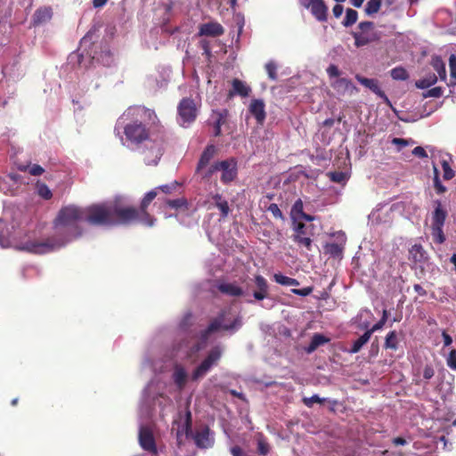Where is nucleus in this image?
Returning <instances> with one entry per match:
<instances>
[{"label": "nucleus", "mask_w": 456, "mask_h": 456, "mask_svg": "<svg viewBox=\"0 0 456 456\" xmlns=\"http://www.w3.org/2000/svg\"><path fill=\"white\" fill-rule=\"evenodd\" d=\"M155 118L153 110L142 106L130 107L124 112L118 123H121V120H129L123 126L126 140L129 143L128 147L134 150L150 138L146 123L153 122Z\"/></svg>", "instance_id": "nucleus-3"}, {"label": "nucleus", "mask_w": 456, "mask_h": 456, "mask_svg": "<svg viewBox=\"0 0 456 456\" xmlns=\"http://www.w3.org/2000/svg\"><path fill=\"white\" fill-rule=\"evenodd\" d=\"M227 110H224L222 111L215 112V115L216 116V119L215 121L214 126H218L221 127V126L225 122L226 117H227Z\"/></svg>", "instance_id": "nucleus-51"}, {"label": "nucleus", "mask_w": 456, "mask_h": 456, "mask_svg": "<svg viewBox=\"0 0 456 456\" xmlns=\"http://www.w3.org/2000/svg\"><path fill=\"white\" fill-rule=\"evenodd\" d=\"M392 143L398 146L399 151L408 145V142L402 138H394Z\"/></svg>", "instance_id": "nucleus-62"}, {"label": "nucleus", "mask_w": 456, "mask_h": 456, "mask_svg": "<svg viewBox=\"0 0 456 456\" xmlns=\"http://www.w3.org/2000/svg\"><path fill=\"white\" fill-rule=\"evenodd\" d=\"M219 171V162H216L209 167L207 166L202 172H198L203 179H208L214 173Z\"/></svg>", "instance_id": "nucleus-42"}, {"label": "nucleus", "mask_w": 456, "mask_h": 456, "mask_svg": "<svg viewBox=\"0 0 456 456\" xmlns=\"http://www.w3.org/2000/svg\"><path fill=\"white\" fill-rule=\"evenodd\" d=\"M303 201L301 200H297L291 208V216L294 219V222L297 223V219L305 213Z\"/></svg>", "instance_id": "nucleus-34"}, {"label": "nucleus", "mask_w": 456, "mask_h": 456, "mask_svg": "<svg viewBox=\"0 0 456 456\" xmlns=\"http://www.w3.org/2000/svg\"><path fill=\"white\" fill-rule=\"evenodd\" d=\"M224 32V30L221 24L217 22H208L200 27L199 34L200 36L218 37L223 35Z\"/></svg>", "instance_id": "nucleus-19"}, {"label": "nucleus", "mask_w": 456, "mask_h": 456, "mask_svg": "<svg viewBox=\"0 0 456 456\" xmlns=\"http://www.w3.org/2000/svg\"><path fill=\"white\" fill-rule=\"evenodd\" d=\"M391 77L395 80H406L409 77V75L404 68L396 67L391 70Z\"/></svg>", "instance_id": "nucleus-37"}, {"label": "nucleus", "mask_w": 456, "mask_h": 456, "mask_svg": "<svg viewBox=\"0 0 456 456\" xmlns=\"http://www.w3.org/2000/svg\"><path fill=\"white\" fill-rule=\"evenodd\" d=\"M91 208L92 206L86 208V211L75 206L63 208L55 220V228L60 232L67 231L74 233L75 237L79 236L81 232L78 229V223L86 219L89 224H92L88 220L89 208Z\"/></svg>", "instance_id": "nucleus-4"}, {"label": "nucleus", "mask_w": 456, "mask_h": 456, "mask_svg": "<svg viewBox=\"0 0 456 456\" xmlns=\"http://www.w3.org/2000/svg\"><path fill=\"white\" fill-rule=\"evenodd\" d=\"M177 187V183L175 182V183H172L170 184H165V185H161L158 188H156V191L158 190H160L161 191H163L164 193L166 194H169L172 192L173 190H175V188Z\"/></svg>", "instance_id": "nucleus-57"}, {"label": "nucleus", "mask_w": 456, "mask_h": 456, "mask_svg": "<svg viewBox=\"0 0 456 456\" xmlns=\"http://www.w3.org/2000/svg\"><path fill=\"white\" fill-rule=\"evenodd\" d=\"M158 387V383L154 380H151L146 388L143 390V403L141 406V415H145L146 417H150V406L148 405L149 402L151 400L157 401L159 407H161V410L163 411L166 407H172V401L163 396L161 394H159L158 396H155L153 394V391Z\"/></svg>", "instance_id": "nucleus-7"}, {"label": "nucleus", "mask_w": 456, "mask_h": 456, "mask_svg": "<svg viewBox=\"0 0 456 456\" xmlns=\"http://www.w3.org/2000/svg\"><path fill=\"white\" fill-rule=\"evenodd\" d=\"M435 69L437 71L441 80H444L446 77V70L444 63L437 61L434 64Z\"/></svg>", "instance_id": "nucleus-55"}, {"label": "nucleus", "mask_w": 456, "mask_h": 456, "mask_svg": "<svg viewBox=\"0 0 456 456\" xmlns=\"http://www.w3.org/2000/svg\"><path fill=\"white\" fill-rule=\"evenodd\" d=\"M194 441L198 447L208 448L213 444L214 440L209 434L208 428H204L195 435Z\"/></svg>", "instance_id": "nucleus-21"}, {"label": "nucleus", "mask_w": 456, "mask_h": 456, "mask_svg": "<svg viewBox=\"0 0 456 456\" xmlns=\"http://www.w3.org/2000/svg\"><path fill=\"white\" fill-rule=\"evenodd\" d=\"M52 18V9L50 7H43L37 9L33 15V24L40 25L50 20Z\"/></svg>", "instance_id": "nucleus-24"}, {"label": "nucleus", "mask_w": 456, "mask_h": 456, "mask_svg": "<svg viewBox=\"0 0 456 456\" xmlns=\"http://www.w3.org/2000/svg\"><path fill=\"white\" fill-rule=\"evenodd\" d=\"M437 81V77L435 74H428L427 77L419 79L416 82V86L420 89L428 88L435 85Z\"/></svg>", "instance_id": "nucleus-33"}, {"label": "nucleus", "mask_w": 456, "mask_h": 456, "mask_svg": "<svg viewBox=\"0 0 456 456\" xmlns=\"http://www.w3.org/2000/svg\"><path fill=\"white\" fill-rule=\"evenodd\" d=\"M157 194L155 189L146 193L142 200L140 210L130 207H123L118 200L96 204V206L89 208L88 220L94 225L111 226L128 224L138 221L147 226H152L155 219L147 213L146 208Z\"/></svg>", "instance_id": "nucleus-1"}, {"label": "nucleus", "mask_w": 456, "mask_h": 456, "mask_svg": "<svg viewBox=\"0 0 456 456\" xmlns=\"http://www.w3.org/2000/svg\"><path fill=\"white\" fill-rule=\"evenodd\" d=\"M409 258L415 263H421L426 260L427 253L421 245L415 244L409 251Z\"/></svg>", "instance_id": "nucleus-27"}, {"label": "nucleus", "mask_w": 456, "mask_h": 456, "mask_svg": "<svg viewBox=\"0 0 456 456\" xmlns=\"http://www.w3.org/2000/svg\"><path fill=\"white\" fill-rule=\"evenodd\" d=\"M329 339L325 338L323 335L318 333L314 334L312 338L311 343L308 346L307 352H314V350H316L318 346L327 343Z\"/></svg>", "instance_id": "nucleus-31"}, {"label": "nucleus", "mask_w": 456, "mask_h": 456, "mask_svg": "<svg viewBox=\"0 0 456 456\" xmlns=\"http://www.w3.org/2000/svg\"><path fill=\"white\" fill-rule=\"evenodd\" d=\"M356 80L362 85L363 86L371 90L374 94H376L379 98L383 99L387 103H389V100L386 94L379 88L378 80L373 78H366L360 75H356Z\"/></svg>", "instance_id": "nucleus-16"}, {"label": "nucleus", "mask_w": 456, "mask_h": 456, "mask_svg": "<svg viewBox=\"0 0 456 456\" xmlns=\"http://www.w3.org/2000/svg\"><path fill=\"white\" fill-rule=\"evenodd\" d=\"M325 251L333 256H339L342 254L343 248L337 243H327L325 245Z\"/></svg>", "instance_id": "nucleus-41"}, {"label": "nucleus", "mask_w": 456, "mask_h": 456, "mask_svg": "<svg viewBox=\"0 0 456 456\" xmlns=\"http://www.w3.org/2000/svg\"><path fill=\"white\" fill-rule=\"evenodd\" d=\"M231 453L232 456H247L240 446H233L231 448Z\"/></svg>", "instance_id": "nucleus-64"}, {"label": "nucleus", "mask_w": 456, "mask_h": 456, "mask_svg": "<svg viewBox=\"0 0 456 456\" xmlns=\"http://www.w3.org/2000/svg\"><path fill=\"white\" fill-rule=\"evenodd\" d=\"M434 185L437 191V193H444L446 191V188L441 183L439 178L437 176L434 179Z\"/></svg>", "instance_id": "nucleus-61"}, {"label": "nucleus", "mask_w": 456, "mask_h": 456, "mask_svg": "<svg viewBox=\"0 0 456 456\" xmlns=\"http://www.w3.org/2000/svg\"><path fill=\"white\" fill-rule=\"evenodd\" d=\"M254 281L256 287V290L253 293L254 298L259 301L267 298L269 296V285L266 279L262 275H256Z\"/></svg>", "instance_id": "nucleus-17"}, {"label": "nucleus", "mask_w": 456, "mask_h": 456, "mask_svg": "<svg viewBox=\"0 0 456 456\" xmlns=\"http://www.w3.org/2000/svg\"><path fill=\"white\" fill-rule=\"evenodd\" d=\"M357 18L358 13L355 10L347 9L346 12V17L342 23L345 27H350L356 22Z\"/></svg>", "instance_id": "nucleus-35"}, {"label": "nucleus", "mask_w": 456, "mask_h": 456, "mask_svg": "<svg viewBox=\"0 0 456 456\" xmlns=\"http://www.w3.org/2000/svg\"><path fill=\"white\" fill-rule=\"evenodd\" d=\"M37 191H38V194L45 199V200H49L51 199L52 197V191L51 190L48 188L47 185H45V183H39L37 184Z\"/></svg>", "instance_id": "nucleus-46"}, {"label": "nucleus", "mask_w": 456, "mask_h": 456, "mask_svg": "<svg viewBox=\"0 0 456 456\" xmlns=\"http://www.w3.org/2000/svg\"><path fill=\"white\" fill-rule=\"evenodd\" d=\"M397 345L398 341L396 332L395 330L390 331L386 337L385 347L395 350L397 349Z\"/></svg>", "instance_id": "nucleus-36"}, {"label": "nucleus", "mask_w": 456, "mask_h": 456, "mask_svg": "<svg viewBox=\"0 0 456 456\" xmlns=\"http://www.w3.org/2000/svg\"><path fill=\"white\" fill-rule=\"evenodd\" d=\"M443 227L444 226H431V234H432V237H433V240H435V242L436 243H443L444 240H445V237H444V232H443Z\"/></svg>", "instance_id": "nucleus-40"}, {"label": "nucleus", "mask_w": 456, "mask_h": 456, "mask_svg": "<svg viewBox=\"0 0 456 456\" xmlns=\"http://www.w3.org/2000/svg\"><path fill=\"white\" fill-rule=\"evenodd\" d=\"M134 150L141 154L146 165H157L163 154V142L150 137Z\"/></svg>", "instance_id": "nucleus-5"}, {"label": "nucleus", "mask_w": 456, "mask_h": 456, "mask_svg": "<svg viewBox=\"0 0 456 456\" xmlns=\"http://www.w3.org/2000/svg\"><path fill=\"white\" fill-rule=\"evenodd\" d=\"M267 209L275 218H283L282 213L277 204L272 203Z\"/></svg>", "instance_id": "nucleus-53"}, {"label": "nucleus", "mask_w": 456, "mask_h": 456, "mask_svg": "<svg viewBox=\"0 0 456 456\" xmlns=\"http://www.w3.org/2000/svg\"><path fill=\"white\" fill-rule=\"evenodd\" d=\"M446 363H447L448 367H450L452 370H456V350L455 349L451 350V352L449 353L447 359H446Z\"/></svg>", "instance_id": "nucleus-52"}, {"label": "nucleus", "mask_w": 456, "mask_h": 456, "mask_svg": "<svg viewBox=\"0 0 456 456\" xmlns=\"http://www.w3.org/2000/svg\"><path fill=\"white\" fill-rule=\"evenodd\" d=\"M327 73L330 76V77L338 78L339 69L336 65L331 64L328 67Z\"/></svg>", "instance_id": "nucleus-58"}, {"label": "nucleus", "mask_w": 456, "mask_h": 456, "mask_svg": "<svg viewBox=\"0 0 456 456\" xmlns=\"http://www.w3.org/2000/svg\"><path fill=\"white\" fill-rule=\"evenodd\" d=\"M250 92L251 88L246 83L235 78L232 81V90L230 92L229 95L232 96L238 94L241 97H246L248 96Z\"/></svg>", "instance_id": "nucleus-23"}, {"label": "nucleus", "mask_w": 456, "mask_h": 456, "mask_svg": "<svg viewBox=\"0 0 456 456\" xmlns=\"http://www.w3.org/2000/svg\"><path fill=\"white\" fill-rule=\"evenodd\" d=\"M329 176L330 177V180L332 182L338 183H345L348 176L346 173L338 171V172H330L329 174Z\"/></svg>", "instance_id": "nucleus-44"}, {"label": "nucleus", "mask_w": 456, "mask_h": 456, "mask_svg": "<svg viewBox=\"0 0 456 456\" xmlns=\"http://www.w3.org/2000/svg\"><path fill=\"white\" fill-rule=\"evenodd\" d=\"M19 169L21 171L28 170V173L34 176L41 175L45 172V169L37 164H33L31 166H20Z\"/></svg>", "instance_id": "nucleus-39"}, {"label": "nucleus", "mask_w": 456, "mask_h": 456, "mask_svg": "<svg viewBox=\"0 0 456 456\" xmlns=\"http://www.w3.org/2000/svg\"><path fill=\"white\" fill-rule=\"evenodd\" d=\"M190 430H191V412L187 411L185 414V417L183 420L182 428H180V427H178V428L176 430L177 439H179V440L182 439L183 436H187Z\"/></svg>", "instance_id": "nucleus-30"}, {"label": "nucleus", "mask_w": 456, "mask_h": 456, "mask_svg": "<svg viewBox=\"0 0 456 456\" xmlns=\"http://www.w3.org/2000/svg\"><path fill=\"white\" fill-rule=\"evenodd\" d=\"M138 439L140 446L149 456H159L155 437L150 426L140 425Z\"/></svg>", "instance_id": "nucleus-11"}, {"label": "nucleus", "mask_w": 456, "mask_h": 456, "mask_svg": "<svg viewBox=\"0 0 456 456\" xmlns=\"http://www.w3.org/2000/svg\"><path fill=\"white\" fill-rule=\"evenodd\" d=\"M274 281L283 286H298L299 282L294 278L285 276L281 273H275L273 275Z\"/></svg>", "instance_id": "nucleus-32"}, {"label": "nucleus", "mask_w": 456, "mask_h": 456, "mask_svg": "<svg viewBox=\"0 0 456 456\" xmlns=\"http://www.w3.org/2000/svg\"><path fill=\"white\" fill-rule=\"evenodd\" d=\"M387 320V310H384L383 314H382V317L379 320V322H378L376 324H374L372 326L371 329H370L371 333L380 330L384 326V324L386 323Z\"/></svg>", "instance_id": "nucleus-49"}, {"label": "nucleus", "mask_w": 456, "mask_h": 456, "mask_svg": "<svg viewBox=\"0 0 456 456\" xmlns=\"http://www.w3.org/2000/svg\"><path fill=\"white\" fill-rule=\"evenodd\" d=\"M412 154L420 159H424V158L428 157V154H427L425 149L420 146L415 147L412 151Z\"/></svg>", "instance_id": "nucleus-60"}, {"label": "nucleus", "mask_w": 456, "mask_h": 456, "mask_svg": "<svg viewBox=\"0 0 456 456\" xmlns=\"http://www.w3.org/2000/svg\"><path fill=\"white\" fill-rule=\"evenodd\" d=\"M178 122L182 126H190L197 117V106L191 98H183L178 107Z\"/></svg>", "instance_id": "nucleus-10"}, {"label": "nucleus", "mask_w": 456, "mask_h": 456, "mask_svg": "<svg viewBox=\"0 0 456 456\" xmlns=\"http://www.w3.org/2000/svg\"><path fill=\"white\" fill-rule=\"evenodd\" d=\"M216 154V147L214 145H208L202 152L200 161L197 166V172H202L204 168L209 165L210 160Z\"/></svg>", "instance_id": "nucleus-20"}, {"label": "nucleus", "mask_w": 456, "mask_h": 456, "mask_svg": "<svg viewBox=\"0 0 456 456\" xmlns=\"http://www.w3.org/2000/svg\"><path fill=\"white\" fill-rule=\"evenodd\" d=\"M450 73L452 79L456 81V55L452 54L449 58Z\"/></svg>", "instance_id": "nucleus-54"}, {"label": "nucleus", "mask_w": 456, "mask_h": 456, "mask_svg": "<svg viewBox=\"0 0 456 456\" xmlns=\"http://www.w3.org/2000/svg\"><path fill=\"white\" fill-rule=\"evenodd\" d=\"M223 354L220 346H215L208 353V356L200 362V364L193 370L191 379L197 381L203 379L209 370L217 364Z\"/></svg>", "instance_id": "nucleus-9"}, {"label": "nucleus", "mask_w": 456, "mask_h": 456, "mask_svg": "<svg viewBox=\"0 0 456 456\" xmlns=\"http://www.w3.org/2000/svg\"><path fill=\"white\" fill-rule=\"evenodd\" d=\"M326 401V398H321L318 395H314L311 397H304L303 403L305 406L311 408L313 407L314 403H322Z\"/></svg>", "instance_id": "nucleus-45"}, {"label": "nucleus", "mask_w": 456, "mask_h": 456, "mask_svg": "<svg viewBox=\"0 0 456 456\" xmlns=\"http://www.w3.org/2000/svg\"><path fill=\"white\" fill-rule=\"evenodd\" d=\"M331 86L339 94H346L348 91L354 90L355 87L352 82L345 77L336 78L332 83Z\"/></svg>", "instance_id": "nucleus-25"}, {"label": "nucleus", "mask_w": 456, "mask_h": 456, "mask_svg": "<svg viewBox=\"0 0 456 456\" xmlns=\"http://www.w3.org/2000/svg\"><path fill=\"white\" fill-rule=\"evenodd\" d=\"M373 28V22L362 21L359 23L360 32L354 33V44L357 47L366 45L370 42H374L379 38V34L376 31L367 33V29Z\"/></svg>", "instance_id": "nucleus-12"}, {"label": "nucleus", "mask_w": 456, "mask_h": 456, "mask_svg": "<svg viewBox=\"0 0 456 456\" xmlns=\"http://www.w3.org/2000/svg\"><path fill=\"white\" fill-rule=\"evenodd\" d=\"M381 6V0H369L365 6V12L368 15L375 14L379 12Z\"/></svg>", "instance_id": "nucleus-38"}, {"label": "nucleus", "mask_w": 456, "mask_h": 456, "mask_svg": "<svg viewBox=\"0 0 456 456\" xmlns=\"http://www.w3.org/2000/svg\"><path fill=\"white\" fill-rule=\"evenodd\" d=\"M187 378L188 375L185 369L180 365H176L173 372V379L175 384L180 390L184 387L187 381Z\"/></svg>", "instance_id": "nucleus-26"}, {"label": "nucleus", "mask_w": 456, "mask_h": 456, "mask_svg": "<svg viewBox=\"0 0 456 456\" xmlns=\"http://www.w3.org/2000/svg\"><path fill=\"white\" fill-rule=\"evenodd\" d=\"M219 171L222 172L221 181L224 183L232 182L237 175V164L233 159L219 162Z\"/></svg>", "instance_id": "nucleus-13"}, {"label": "nucleus", "mask_w": 456, "mask_h": 456, "mask_svg": "<svg viewBox=\"0 0 456 456\" xmlns=\"http://www.w3.org/2000/svg\"><path fill=\"white\" fill-rule=\"evenodd\" d=\"M372 333L370 330L364 332L358 339H356L352 346V348L349 350L351 354L358 353L362 347L370 340Z\"/></svg>", "instance_id": "nucleus-29"}, {"label": "nucleus", "mask_w": 456, "mask_h": 456, "mask_svg": "<svg viewBox=\"0 0 456 456\" xmlns=\"http://www.w3.org/2000/svg\"><path fill=\"white\" fill-rule=\"evenodd\" d=\"M228 315V312H222L210 322L208 328L201 333L200 337H197L191 332L185 335L175 348L176 354L181 358H191L205 347L209 334L220 330L232 332L237 330L241 326V320L240 318L232 320V318L227 317Z\"/></svg>", "instance_id": "nucleus-2"}, {"label": "nucleus", "mask_w": 456, "mask_h": 456, "mask_svg": "<svg viewBox=\"0 0 456 456\" xmlns=\"http://www.w3.org/2000/svg\"><path fill=\"white\" fill-rule=\"evenodd\" d=\"M69 240H59L54 238L45 240H28L19 246V248L33 254H46L61 248Z\"/></svg>", "instance_id": "nucleus-6"}, {"label": "nucleus", "mask_w": 456, "mask_h": 456, "mask_svg": "<svg viewBox=\"0 0 456 456\" xmlns=\"http://www.w3.org/2000/svg\"><path fill=\"white\" fill-rule=\"evenodd\" d=\"M314 225L305 224L301 222H294L292 240L299 247H305L308 251L312 250L313 237L314 236Z\"/></svg>", "instance_id": "nucleus-8"}, {"label": "nucleus", "mask_w": 456, "mask_h": 456, "mask_svg": "<svg viewBox=\"0 0 456 456\" xmlns=\"http://www.w3.org/2000/svg\"><path fill=\"white\" fill-rule=\"evenodd\" d=\"M249 112L255 117L257 123L262 124L265 119V102L260 99H254L251 101Z\"/></svg>", "instance_id": "nucleus-18"}, {"label": "nucleus", "mask_w": 456, "mask_h": 456, "mask_svg": "<svg viewBox=\"0 0 456 456\" xmlns=\"http://www.w3.org/2000/svg\"><path fill=\"white\" fill-rule=\"evenodd\" d=\"M305 9H310L311 13L319 21L327 20L328 7L322 0H313L309 5H303Z\"/></svg>", "instance_id": "nucleus-15"}, {"label": "nucleus", "mask_w": 456, "mask_h": 456, "mask_svg": "<svg viewBox=\"0 0 456 456\" xmlns=\"http://www.w3.org/2000/svg\"><path fill=\"white\" fill-rule=\"evenodd\" d=\"M257 450L261 455H266L269 452V444L263 437L257 440Z\"/></svg>", "instance_id": "nucleus-47"}, {"label": "nucleus", "mask_w": 456, "mask_h": 456, "mask_svg": "<svg viewBox=\"0 0 456 456\" xmlns=\"http://www.w3.org/2000/svg\"><path fill=\"white\" fill-rule=\"evenodd\" d=\"M313 291V289L311 287H305L303 289H291V292L295 295H298L301 297H306L310 295Z\"/></svg>", "instance_id": "nucleus-56"}, {"label": "nucleus", "mask_w": 456, "mask_h": 456, "mask_svg": "<svg viewBox=\"0 0 456 456\" xmlns=\"http://www.w3.org/2000/svg\"><path fill=\"white\" fill-rule=\"evenodd\" d=\"M213 204L220 210L223 218L227 217L230 212V208L226 200L222 195L216 193L212 196Z\"/></svg>", "instance_id": "nucleus-28"}, {"label": "nucleus", "mask_w": 456, "mask_h": 456, "mask_svg": "<svg viewBox=\"0 0 456 456\" xmlns=\"http://www.w3.org/2000/svg\"><path fill=\"white\" fill-rule=\"evenodd\" d=\"M442 167L444 173L443 176L445 180H450L454 176L453 170L451 168L450 165L446 161H444L442 163Z\"/></svg>", "instance_id": "nucleus-48"}, {"label": "nucleus", "mask_w": 456, "mask_h": 456, "mask_svg": "<svg viewBox=\"0 0 456 456\" xmlns=\"http://www.w3.org/2000/svg\"><path fill=\"white\" fill-rule=\"evenodd\" d=\"M166 204L172 208H180L182 207H184L186 205V200L183 198L176 199L173 200H167Z\"/></svg>", "instance_id": "nucleus-50"}, {"label": "nucleus", "mask_w": 456, "mask_h": 456, "mask_svg": "<svg viewBox=\"0 0 456 456\" xmlns=\"http://www.w3.org/2000/svg\"><path fill=\"white\" fill-rule=\"evenodd\" d=\"M435 205L436 208L432 215L431 226H444L447 216L446 211L443 209L439 200H436Z\"/></svg>", "instance_id": "nucleus-22"}, {"label": "nucleus", "mask_w": 456, "mask_h": 456, "mask_svg": "<svg viewBox=\"0 0 456 456\" xmlns=\"http://www.w3.org/2000/svg\"><path fill=\"white\" fill-rule=\"evenodd\" d=\"M217 289L223 294L231 297H246L248 295V289H243L236 282H221L218 284Z\"/></svg>", "instance_id": "nucleus-14"}, {"label": "nucleus", "mask_w": 456, "mask_h": 456, "mask_svg": "<svg viewBox=\"0 0 456 456\" xmlns=\"http://www.w3.org/2000/svg\"><path fill=\"white\" fill-rule=\"evenodd\" d=\"M277 64L273 61H270L265 64V70L268 74V77L272 80L277 79Z\"/></svg>", "instance_id": "nucleus-43"}, {"label": "nucleus", "mask_w": 456, "mask_h": 456, "mask_svg": "<svg viewBox=\"0 0 456 456\" xmlns=\"http://www.w3.org/2000/svg\"><path fill=\"white\" fill-rule=\"evenodd\" d=\"M434 370L431 366H426L423 370V377L426 379H430L434 376Z\"/></svg>", "instance_id": "nucleus-63"}, {"label": "nucleus", "mask_w": 456, "mask_h": 456, "mask_svg": "<svg viewBox=\"0 0 456 456\" xmlns=\"http://www.w3.org/2000/svg\"><path fill=\"white\" fill-rule=\"evenodd\" d=\"M442 94H443V90L441 87H434V88L428 90L425 96L438 98V97L442 96Z\"/></svg>", "instance_id": "nucleus-59"}]
</instances>
